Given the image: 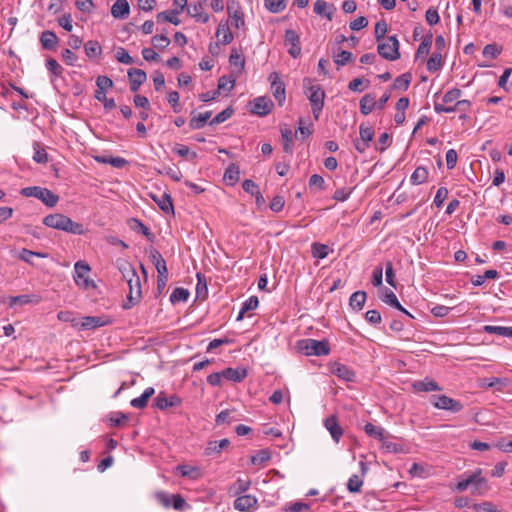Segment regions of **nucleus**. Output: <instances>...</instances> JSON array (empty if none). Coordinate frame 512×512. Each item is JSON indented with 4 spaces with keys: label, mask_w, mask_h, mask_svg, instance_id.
Segmentation results:
<instances>
[{
    "label": "nucleus",
    "mask_w": 512,
    "mask_h": 512,
    "mask_svg": "<svg viewBox=\"0 0 512 512\" xmlns=\"http://www.w3.org/2000/svg\"><path fill=\"white\" fill-rule=\"evenodd\" d=\"M17 257H18V259H20L30 265H34V262L32 260L33 257L47 258L48 254L43 253V252H35V251L28 250L26 248H23L19 251Z\"/></svg>",
    "instance_id": "36"
},
{
    "label": "nucleus",
    "mask_w": 512,
    "mask_h": 512,
    "mask_svg": "<svg viewBox=\"0 0 512 512\" xmlns=\"http://www.w3.org/2000/svg\"><path fill=\"white\" fill-rule=\"evenodd\" d=\"M431 44H432V34H428L424 37V39L418 46V49L416 52V58L426 56L430 51Z\"/></svg>",
    "instance_id": "49"
},
{
    "label": "nucleus",
    "mask_w": 512,
    "mask_h": 512,
    "mask_svg": "<svg viewBox=\"0 0 512 512\" xmlns=\"http://www.w3.org/2000/svg\"><path fill=\"white\" fill-rule=\"evenodd\" d=\"M430 402L435 408L446 410L452 413H458L463 409V405L460 401L450 398L446 395H432Z\"/></svg>",
    "instance_id": "8"
},
{
    "label": "nucleus",
    "mask_w": 512,
    "mask_h": 512,
    "mask_svg": "<svg viewBox=\"0 0 512 512\" xmlns=\"http://www.w3.org/2000/svg\"><path fill=\"white\" fill-rule=\"evenodd\" d=\"M304 87L305 94L308 97L310 104L312 106L314 118L317 120L324 106L325 93L321 89L320 85L313 84L310 79L305 80Z\"/></svg>",
    "instance_id": "4"
},
{
    "label": "nucleus",
    "mask_w": 512,
    "mask_h": 512,
    "mask_svg": "<svg viewBox=\"0 0 512 512\" xmlns=\"http://www.w3.org/2000/svg\"><path fill=\"white\" fill-rule=\"evenodd\" d=\"M229 62L231 66L236 67L238 71H242L244 68L245 60L236 50L232 51Z\"/></svg>",
    "instance_id": "61"
},
{
    "label": "nucleus",
    "mask_w": 512,
    "mask_h": 512,
    "mask_svg": "<svg viewBox=\"0 0 512 512\" xmlns=\"http://www.w3.org/2000/svg\"><path fill=\"white\" fill-rule=\"evenodd\" d=\"M128 77L130 81V90L137 92L140 86L147 80L145 71L137 68H131L128 70Z\"/></svg>",
    "instance_id": "16"
},
{
    "label": "nucleus",
    "mask_w": 512,
    "mask_h": 512,
    "mask_svg": "<svg viewBox=\"0 0 512 512\" xmlns=\"http://www.w3.org/2000/svg\"><path fill=\"white\" fill-rule=\"evenodd\" d=\"M152 43L156 48L164 49L170 44V39L164 34L155 35L152 38Z\"/></svg>",
    "instance_id": "63"
},
{
    "label": "nucleus",
    "mask_w": 512,
    "mask_h": 512,
    "mask_svg": "<svg viewBox=\"0 0 512 512\" xmlns=\"http://www.w3.org/2000/svg\"><path fill=\"white\" fill-rule=\"evenodd\" d=\"M181 400L176 395L167 396L164 392H160L154 398V406L160 410H165L170 407L177 406Z\"/></svg>",
    "instance_id": "15"
},
{
    "label": "nucleus",
    "mask_w": 512,
    "mask_h": 512,
    "mask_svg": "<svg viewBox=\"0 0 512 512\" xmlns=\"http://www.w3.org/2000/svg\"><path fill=\"white\" fill-rule=\"evenodd\" d=\"M250 105H251L250 111L253 114L263 117V116L268 115L271 112V110L274 106V103L267 96H259V97L255 98L250 103Z\"/></svg>",
    "instance_id": "9"
},
{
    "label": "nucleus",
    "mask_w": 512,
    "mask_h": 512,
    "mask_svg": "<svg viewBox=\"0 0 512 512\" xmlns=\"http://www.w3.org/2000/svg\"><path fill=\"white\" fill-rule=\"evenodd\" d=\"M216 36L220 39L221 43L229 44L233 40V35L227 25L220 24L218 26Z\"/></svg>",
    "instance_id": "46"
},
{
    "label": "nucleus",
    "mask_w": 512,
    "mask_h": 512,
    "mask_svg": "<svg viewBox=\"0 0 512 512\" xmlns=\"http://www.w3.org/2000/svg\"><path fill=\"white\" fill-rule=\"evenodd\" d=\"M233 114V109L232 108H226L224 109L223 111H221L220 113H218L211 121H210V125L211 126H214V125H218L220 123H223L225 122L227 119H229Z\"/></svg>",
    "instance_id": "58"
},
{
    "label": "nucleus",
    "mask_w": 512,
    "mask_h": 512,
    "mask_svg": "<svg viewBox=\"0 0 512 512\" xmlns=\"http://www.w3.org/2000/svg\"><path fill=\"white\" fill-rule=\"evenodd\" d=\"M20 194L24 197H34L43 202L47 207H54L59 201V196L47 188L30 186L21 189Z\"/></svg>",
    "instance_id": "6"
},
{
    "label": "nucleus",
    "mask_w": 512,
    "mask_h": 512,
    "mask_svg": "<svg viewBox=\"0 0 512 512\" xmlns=\"http://www.w3.org/2000/svg\"><path fill=\"white\" fill-rule=\"evenodd\" d=\"M206 0L203 2H197L195 4H191L188 7V14L193 17L197 22L207 23L210 19L209 14L205 13L204 4Z\"/></svg>",
    "instance_id": "18"
},
{
    "label": "nucleus",
    "mask_w": 512,
    "mask_h": 512,
    "mask_svg": "<svg viewBox=\"0 0 512 512\" xmlns=\"http://www.w3.org/2000/svg\"><path fill=\"white\" fill-rule=\"evenodd\" d=\"M128 224L133 231L142 233L149 240H152L153 235L151 234L149 228L145 226L140 220L136 218H131L129 219Z\"/></svg>",
    "instance_id": "41"
},
{
    "label": "nucleus",
    "mask_w": 512,
    "mask_h": 512,
    "mask_svg": "<svg viewBox=\"0 0 512 512\" xmlns=\"http://www.w3.org/2000/svg\"><path fill=\"white\" fill-rule=\"evenodd\" d=\"M448 196V189L446 187H440L437 192H436V195L434 197V204L437 208H440L443 203H444V200L447 198Z\"/></svg>",
    "instance_id": "64"
},
{
    "label": "nucleus",
    "mask_w": 512,
    "mask_h": 512,
    "mask_svg": "<svg viewBox=\"0 0 512 512\" xmlns=\"http://www.w3.org/2000/svg\"><path fill=\"white\" fill-rule=\"evenodd\" d=\"M269 80L271 82V92L279 106H282L286 99L285 85L276 72L270 74Z\"/></svg>",
    "instance_id": "11"
},
{
    "label": "nucleus",
    "mask_w": 512,
    "mask_h": 512,
    "mask_svg": "<svg viewBox=\"0 0 512 512\" xmlns=\"http://www.w3.org/2000/svg\"><path fill=\"white\" fill-rule=\"evenodd\" d=\"M230 444L228 439H222L220 441H210L205 448V454L211 456L213 454L220 453L223 449L227 448Z\"/></svg>",
    "instance_id": "31"
},
{
    "label": "nucleus",
    "mask_w": 512,
    "mask_h": 512,
    "mask_svg": "<svg viewBox=\"0 0 512 512\" xmlns=\"http://www.w3.org/2000/svg\"><path fill=\"white\" fill-rule=\"evenodd\" d=\"M34 154H33V160L40 164H45L48 162V154L46 153L45 149L41 147L39 143H34L33 145Z\"/></svg>",
    "instance_id": "50"
},
{
    "label": "nucleus",
    "mask_w": 512,
    "mask_h": 512,
    "mask_svg": "<svg viewBox=\"0 0 512 512\" xmlns=\"http://www.w3.org/2000/svg\"><path fill=\"white\" fill-rule=\"evenodd\" d=\"M363 485L362 479L358 475H352L347 482V489L352 493L360 492Z\"/></svg>",
    "instance_id": "56"
},
{
    "label": "nucleus",
    "mask_w": 512,
    "mask_h": 512,
    "mask_svg": "<svg viewBox=\"0 0 512 512\" xmlns=\"http://www.w3.org/2000/svg\"><path fill=\"white\" fill-rule=\"evenodd\" d=\"M297 347L307 356H326L330 352L329 343L326 340L302 339L298 341Z\"/></svg>",
    "instance_id": "5"
},
{
    "label": "nucleus",
    "mask_w": 512,
    "mask_h": 512,
    "mask_svg": "<svg viewBox=\"0 0 512 512\" xmlns=\"http://www.w3.org/2000/svg\"><path fill=\"white\" fill-rule=\"evenodd\" d=\"M502 52V48L496 44H487L483 48V56L489 57L490 59L497 58Z\"/></svg>",
    "instance_id": "55"
},
{
    "label": "nucleus",
    "mask_w": 512,
    "mask_h": 512,
    "mask_svg": "<svg viewBox=\"0 0 512 512\" xmlns=\"http://www.w3.org/2000/svg\"><path fill=\"white\" fill-rule=\"evenodd\" d=\"M333 373L340 379L344 381H353L355 378V373L346 365L337 364L333 368Z\"/></svg>",
    "instance_id": "34"
},
{
    "label": "nucleus",
    "mask_w": 512,
    "mask_h": 512,
    "mask_svg": "<svg viewBox=\"0 0 512 512\" xmlns=\"http://www.w3.org/2000/svg\"><path fill=\"white\" fill-rule=\"evenodd\" d=\"M153 387H147L144 392L137 398L131 400L130 405L137 409H143L147 406L148 400L154 395Z\"/></svg>",
    "instance_id": "26"
},
{
    "label": "nucleus",
    "mask_w": 512,
    "mask_h": 512,
    "mask_svg": "<svg viewBox=\"0 0 512 512\" xmlns=\"http://www.w3.org/2000/svg\"><path fill=\"white\" fill-rule=\"evenodd\" d=\"M380 298L387 305L394 307L397 310L401 311L402 313L406 314L407 316L413 318V316L400 304L395 293L392 290L384 288Z\"/></svg>",
    "instance_id": "17"
},
{
    "label": "nucleus",
    "mask_w": 512,
    "mask_h": 512,
    "mask_svg": "<svg viewBox=\"0 0 512 512\" xmlns=\"http://www.w3.org/2000/svg\"><path fill=\"white\" fill-rule=\"evenodd\" d=\"M428 175V170L423 166H419L414 170V172L410 176V182L413 185H420L426 182V180L428 179Z\"/></svg>",
    "instance_id": "40"
},
{
    "label": "nucleus",
    "mask_w": 512,
    "mask_h": 512,
    "mask_svg": "<svg viewBox=\"0 0 512 512\" xmlns=\"http://www.w3.org/2000/svg\"><path fill=\"white\" fill-rule=\"evenodd\" d=\"M227 12L229 17L234 21L236 28L244 25V15L237 0H227Z\"/></svg>",
    "instance_id": "13"
},
{
    "label": "nucleus",
    "mask_w": 512,
    "mask_h": 512,
    "mask_svg": "<svg viewBox=\"0 0 512 512\" xmlns=\"http://www.w3.org/2000/svg\"><path fill=\"white\" fill-rule=\"evenodd\" d=\"M293 137L294 134L289 127L286 125L281 127V141L283 150L288 154H292L294 150Z\"/></svg>",
    "instance_id": "25"
},
{
    "label": "nucleus",
    "mask_w": 512,
    "mask_h": 512,
    "mask_svg": "<svg viewBox=\"0 0 512 512\" xmlns=\"http://www.w3.org/2000/svg\"><path fill=\"white\" fill-rule=\"evenodd\" d=\"M43 224L49 228L72 233L75 235L83 234V226L80 223L74 222L71 218L60 214L54 213L44 217Z\"/></svg>",
    "instance_id": "2"
},
{
    "label": "nucleus",
    "mask_w": 512,
    "mask_h": 512,
    "mask_svg": "<svg viewBox=\"0 0 512 512\" xmlns=\"http://www.w3.org/2000/svg\"><path fill=\"white\" fill-rule=\"evenodd\" d=\"M189 298V291L185 288L178 287L175 288L171 295H170V301L171 303H179V302H186Z\"/></svg>",
    "instance_id": "43"
},
{
    "label": "nucleus",
    "mask_w": 512,
    "mask_h": 512,
    "mask_svg": "<svg viewBox=\"0 0 512 512\" xmlns=\"http://www.w3.org/2000/svg\"><path fill=\"white\" fill-rule=\"evenodd\" d=\"M366 298V292L356 291L350 296L349 305L352 309L359 311L363 308Z\"/></svg>",
    "instance_id": "37"
},
{
    "label": "nucleus",
    "mask_w": 512,
    "mask_h": 512,
    "mask_svg": "<svg viewBox=\"0 0 512 512\" xmlns=\"http://www.w3.org/2000/svg\"><path fill=\"white\" fill-rule=\"evenodd\" d=\"M376 107V100L372 94L364 95L360 100V112L363 115L370 114Z\"/></svg>",
    "instance_id": "35"
},
{
    "label": "nucleus",
    "mask_w": 512,
    "mask_h": 512,
    "mask_svg": "<svg viewBox=\"0 0 512 512\" xmlns=\"http://www.w3.org/2000/svg\"><path fill=\"white\" fill-rule=\"evenodd\" d=\"M115 57L118 62L125 64V65H131L134 63V59L129 55L127 50L123 47L117 48Z\"/></svg>",
    "instance_id": "54"
},
{
    "label": "nucleus",
    "mask_w": 512,
    "mask_h": 512,
    "mask_svg": "<svg viewBox=\"0 0 512 512\" xmlns=\"http://www.w3.org/2000/svg\"><path fill=\"white\" fill-rule=\"evenodd\" d=\"M58 41V37L53 31L45 30L40 35V43L46 50H55Z\"/></svg>",
    "instance_id": "24"
},
{
    "label": "nucleus",
    "mask_w": 512,
    "mask_h": 512,
    "mask_svg": "<svg viewBox=\"0 0 512 512\" xmlns=\"http://www.w3.org/2000/svg\"><path fill=\"white\" fill-rule=\"evenodd\" d=\"M257 498L253 495L247 494L237 497L234 500L233 506L236 510L241 512H250L257 506Z\"/></svg>",
    "instance_id": "14"
},
{
    "label": "nucleus",
    "mask_w": 512,
    "mask_h": 512,
    "mask_svg": "<svg viewBox=\"0 0 512 512\" xmlns=\"http://www.w3.org/2000/svg\"><path fill=\"white\" fill-rule=\"evenodd\" d=\"M109 323L108 320L98 316H87L82 319L81 327L86 330L94 329L97 327L105 326Z\"/></svg>",
    "instance_id": "27"
},
{
    "label": "nucleus",
    "mask_w": 512,
    "mask_h": 512,
    "mask_svg": "<svg viewBox=\"0 0 512 512\" xmlns=\"http://www.w3.org/2000/svg\"><path fill=\"white\" fill-rule=\"evenodd\" d=\"M40 298L37 295H29V294H23L18 295L10 298V306L14 307L16 305H26L30 303H38Z\"/></svg>",
    "instance_id": "32"
},
{
    "label": "nucleus",
    "mask_w": 512,
    "mask_h": 512,
    "mask_svg": "<svg viewBox=\"0 0 512 512\" xmlns=\"http://www.w3.org/2000/svg\"><path fill=\"white\" fill-rule=\"evenodd\" d=\"M211 111H207L205 113H200L196 116H193L189 121V126L191 129H201L205 126L209 118L211 117Z\"/></svg>",
    "instance_id": "39"
},
{
    "label": "nucleus",
    "mask_w": 512,
    "mask_h": 512,
    "mask_svg": "<svg viewBox=\"0 0 512 512\" xmlns=\"http://www.w3.org/2000/svg\"><path fill=\"white\" fill-rule=\"evenodd\" d=\"M412 387L417 392H432L442 390V388L438 385L437 382L429 378L415 381L412 384Z\"/></svg>",
    "instance_id": "22"
},
{
    "label": "nucleus",
    "mask_w": 512,
    "mask_h": 512,
    "mask_svg": "<svg viewBox=\"0 0 512 512\" xmlns=\"http://www.w3.org/2000/svg\"><path fill=\"white\" fill-rule=\"evenodd\" d=\"M377 51L381 57L388 61H395L400 58L399 41L396 36H388L378 43Z\"/></svg>",
    "instance_id": "7"
},
{
    "label": "nucleus",
    "mask_w": 512,
    "mask_h": 512,
    "mask_svg": "<svg viewBox=\"0 0 512 512\" xmlns=\"http://www.w3.org/2000/svg\"><path fill=\"white\" fill-rule=\"evenodd\" d=\"M84 51L89 59L100 57L102 54V47L96 40H89L84 44Z\"/></svg>",
    "instance_id": "29"
},
{
    "label": "nucleus",
    "mask_w": 512,
    "mask_h": 512,
    "mask_svg": "<svg viewBox=\"0 0 512 512\" xmlns=\"http://www.w3.org/2000/svg\"><path fill=\"white\" fill-rule=\"evenodd\" d=\"M271 456L267 450H260L255 455L252 456L251 462L254 465H261L270 460Z\"/></svg>",
    "instance_id": "62"
},
{
    "label": "nucleus",
    "mask_w": 512,
    "mask_h": 512,
    "mask_svg": "<svg viewBox=\"0 0 512 512\" xmlns=\"http://www.w3.org/2000/svg\"><path fill=\"white\" fill-rule=\"evenodd\" d=\"M359 133H360V139L361 141L365 143H370L374 136V131L371 126H366L364 124H361L359 127Z\"/></svg>",
    "instance_id": "57"
},
{
    "label": "nucleus",
    "mask_w": 512,
    "mask_h": 512,
    "mask_svg": "<svg viewBox=\"0 0 512 512\" xmlns=\"http://www.w3.org/2000/svg\"><path fill=\"white\" fill-rule=\"evenodd\" d=\"M329 247L321 243H313L311 245V253L314 258L324 259L329 254Z\"/></svg>",
    "instance_id": "45"
},
{
    "label": "nucleus",
    "mask_w": 512,
    "mask_h": 512,
    "mask_svg": "<svg viewBox=\"0 0 512 512\" xmlns=\"http://www.w3.org/2000/svg\"><path fill=\"white\" fill-rule=\"evenodd\" d=\"M179 13H180V11H175V10L160 12L157 15V19L159 21L163 20V21L170 22L174 25H179L181 22L180 19L177 17Z\"/></svg>",
    "instance_id": "48"
},
{
    "label": "nucleus",
    "mask_w": 512,
    "mask_h": 512,
    "mask_svg": "<svg viewBox=\"0 0 512 512\" xmlns=\"http://www.w3.org/2000/svg\"><path fill=\"white\" fill-rule=\"evenodd\" d=\"M483 331L488 334H496L502 337L512 338V327L485 325Z\"/></svg>",
    "instance_id": "33"
},
{
    "label": "nucleus",
    "mask_w": 512,
    "mask_h": 512,
    "mask_svg": "<svg viewBox=\"0 0 512 512\" xmlns=\"http://www.w3.org/2000/svg\"><path fill=\"white\" fill-rule=\"evenodd\" d=\"M46 68L54 77H60L63 73L62 66L53 58L46 60Z\"/></svg>",
    "instance_id": "53"
},
{
    "label": "nucleus",
    "mask_w": 512,
    "mask_h": 512,
    "mask_svg": "<svg viewBox=\"0 0 512 512\" xmlns=\"http://www.w3.org/2000/svg\"><path fill=\"white\" fill-rule=\"evenodd\" d=\"M177 471L183 477H188L193 480H197L202 476V471L199 467L190 465H179Z\"/></svg>",
    "instance_id": "28"
},
{
    "label": "nucleus",
    "mask_w": 512,
    "mask_h": 512,
    "mask_svg": "<svg viewBox=\"0 0 512 512\" xmlns=\"http://www.w3.org/2000/svg\"><path fill=\"white\" fill-rule=\"evenodd\" d=\"M336 8L333 4H329L324 0H317L314 3L313 11L319 16L327 18L329 21L332 20L333 14Z\"/></svg>",
    "instance_id": "20"
},
{
    "label": "nucleus",
    "mask_w": 512,
    "mask_h": 512,
    "mask_svg": "<svg viewBox=\"0 0 512 512\" xmlns=\"http://www.w3.org/2000/svg\"><path fill=\"white\" fill-rule=\"evenodd\" d=\"M285 44L290 45L288 53L293 58H298L301 54L300 37L295 30L287 29L285 31Z\"/></svg>",
    "instance_id": "12"
},
{
    "label": "nucleus",
    "mask_w": 512,
    "mask_h": 512,
    "mask_svg": "<svg viewBox=\"0 0 512 512\" xmlns=\"http://www.w3.org/2000/svg\"><path fill=\"white\" fill-rule=\"evenodd\" d=\"M119 271L129 286L128 301L130 305H124V308L127 309L135 305L141 298V282L137 272L130 263L120 265Z\"/></svg>",
    "instance_id": "1"
},
{
    "label": "nucleus",
    "mask_w": 512,
    "mask_h": 512,
    "mask_svg": "<svg viewBox=\"0 0 512 512\" xmlns=\"http://www.w3.org/2000/svg\"><path fill=\"white\" fill-rule=\"evenodd\" d=\"M90 271L89 265L85 261H77L74 265V280L77 285H81L84 288L89 286H95L92 280L86 277V274Z\"/></svg>",
    "instance_id": "10"
},
{
    "label": "nucleus",
    "mask_w": 512,
    "mask_h": 512,
    "mask_svg": "<svg viewBox=\"0 0 512 512\" xmlns=\"http://www.w3.org/2000/svg\"><path fill=\"white\" fill-rule=\"evenodd\" d=\"M461 95H462V91L460 89L453 88L445 93L442 101L445 104H450L453 102L456 103L459 100V98L461 97Z\"/></svg>",
    "instance_id": "60"
},
{
    "label": "nucleus",
    "mask_w": 512,
    "mask_h": 512,
    "mask_svg": "<svg viewBox=\"0 0 512 512\" xmlns=\"http://www.w3.org/2000/svg\"><path fill=\"white\" fill-rule=\"evenodd\" d=\"M481 475V469L475 470L474 472L467 475L466 478L460 480L456 485V489L459 492H464L469 486H472L471 494L479 496L485 495L489 490V485L487 480Z\"/></svg>",
    "instance_id": "3"
},
{
    "label": "nucleus",
    "mask_w": 512,
    "mask_h": 512,
    "mask_svg": "<svg viewBox=\"0 0 512 512\" xmlns=\"http://www.w3.org/2000/svg\"><path fill=\"white\" fill-rule=\"evenodd\" d=\"M443 64L444 62L441 52L434 51L427 61V70L432 73L438 72L442 69Z\"/></svg>",
    "instance_id": "30"
},
{
    "label": "nucleus",
    "mask_w": 512,
    "mask_h": 512,
    "mask_svg": "<svg viewBox=\"0 0 512 512\" xmlns=\"http://www.w3.org/2000/svg\"><path fill=\"white\" fill-rule=\"evenodd\" d=\"M129 13L130 6L127 0H117L111 7V14L116 19H125Z\"/></svg>",
    "instance_id": "21"
},
{
    "label": "nucleus",
    "mask_w": 512,
    "mask_h": 512,
    "mask_svg": "<svg viewBox=\"0 0 512 512\" xmlns=\"http://www.w3.org/2000/svg\"><path fill=\"white\" fill-rule=\"evenodd\" d=\"M287 0H264L265 7L271 13H280L286 8Z\"/></svg>",
    "instance_id": "44"
},
{
    "label": "nucleus",
    "mask_w": 512,
    "mask_h": 512,
    "mask_svg": "<svg viewBox=\"0 0 512 512\" xmlns=\"http://www.w3.org/2000/svg\"><path fill=\"white\" fill-rule=\"evenodd\" d=\"M221 375H223L226 380L241 382L246 378L247 371L244 368H226L221 371Z\"/></svg>",
    "instance_id": "23"
},
{
    "label": "nucleus",
    "mask_w": 512,
    "mask_h": 512,
    "mask_svg": "<svg viewBox=\"0 0 512 512\" xmlns=\"http://www.w3.org/2000/svg\"><path fill=\"white\" fill-rule=\"evenodd\" d=\"M364 431L368 436L373 437L379 441H383L386 434V431L383 427L376 426L372 423H366L364 426Z\"/></svg>",
    "instance_id": "38"
},
{
    "label": "nucleus",
    "mask_w": 512,
    "mask_h": 512,
    "mask_svg": "<svg viewBox=\"0 0 512 512\" xmlns=\"http://www.w3.org/2000/svg\"><path fill=\"white\" fill-rule=\"evenodd\" d=\"M250 487V482L244 479H238L229 489V493L237 495L247 491Z\"/></svg>",
    "instance_id": "52"
},
{
    "label": "nucleus",
    "mask_w": 512,
    "mask_h": 512,
    "mask_svg": "<svg viewBox=\"0 0 512 512\" xmlns=\"http://www.w3.org/2000/svg\"><path fill=\"white\" fill-rule=\"evenodd\" d=\"M234 411L233 410H223L216 416V423L218 425L221 424H230L233 421H236L237 418L234 417Z\"/></svg>",
    "instance_id": "51"
},
{
    "label": "nucleus",
    "mask_w": 512,
    "mask_h": 512,
    "mask_svg": "<svg viewBox=\"0 0 512 512\" xmlns=\"http://www.w3.org/2000/svg\"><path fill=\"white\" fill-rule=\"evenodd\" d=\"M159 208L165 213H173L174 207L169 194L163 193L159 198H154Z\"/></svg>",
    "instance_id": "42"
},
{
    "label": "nucleus",
    "mask_w": 512,
    "mask_h": 512,
    "mask_svg": "<svg viewBox=\"0 0 512 512\" xmlns=\"http://www.w3.org/2000/svg\"><path fill=\"white\" fill-rule=\"evenodd\" d=\"M334 62L337 66H344L352 59V53L346 50H340L333 52Z\"/></svg>",
    "instance_id": "47"
},
{
    "label": "nucleus",
    "mask_w": 512,
    "mask_h": 512,
    "mask_svg": "<svg viewBox=\"0 0 512 512\" xmlns=\"http://www.w3.org/2000/svg\"><path fill=\"white\" fill-rule=\"evenodd\" d=\"M324 426L329 431L332 439L338 443L343 435V429L339 425L335 416H329L324 420Z\"/></svg>",
    "instance_id": "19"
},
{
    "label": "nucleus",
    "mask_w": 512,
    "mask_h": 512,
    "mask_svg": "<svg viewBox=\"0 0 512 512\" xmlns=\"http://www.w3.org/2000/svg\"><path fill=\"white\" fill-rule=\"evenodd\" d=\"M239 168L235 164H232L229 166L225 173H224V179L228 180L230 184H234L239 179Z\"/></svg>",
    "instance_id": "59"
}]
</instances>
